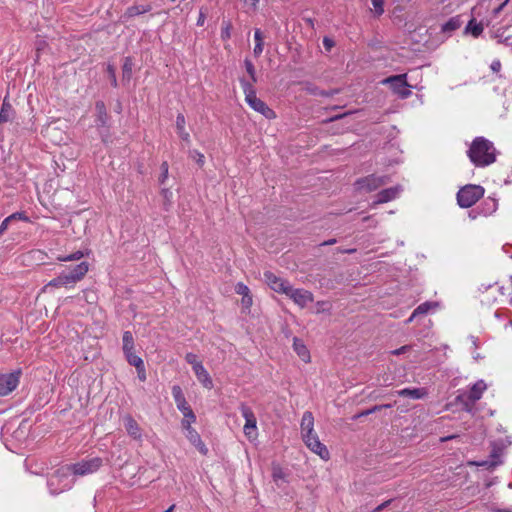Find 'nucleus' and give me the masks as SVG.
I'll return each instance as SVG.
<instances>
[{"instance_id":"1","label":"nucleus","mask_w":512,"mask_h":512,"mask_svg":"<svg viewBox=\"0 0 512 512\" xmlns=\"http://www.w3.org/2000/svg\"><path fill=\"white\" fill-rule=\"evenodd\" d=\"M468 157L475 166L485 167L495 162V148L491 141L476 137L469 150Z\"/></svg>"},{"instance_id":"2","label":"nucleus","mask_w":512,"mask_h":512,"mask_svg":"<svg viewBox=\"0 0 512 512\" xmlns=\"http://www.w3.org/2000/svg\"><path fill=\"white\" fill-rule=\"evenodd\" d=\"M89 271L88 262H81L69 271H63L57 277L50 280L45 286L44 290L48 288H73L77 282L81 281Z\"/></svg>"},{"instance_id":"3","label":"nucleus","mask_w":512,"mask_h":512,"mask_svg":"<svg viewBox=\"0 0 512 512\" xmlns=\"http://www.w3.org/2000/svg\"><path fill=\"white\" fill-rule=\"evenodd\" d=\"M240 83L245 94V100L247 104L252 109L265 116L267 119H274L276 117L275 112L271 108H269L264 101L257 97L256 91L252 83H249L244 79H241Z\"/></svg>"},{"instance_id":"4","label":"nucleus","mask_w":512,"mask_h":512,"mask_svg":"<svg viewBox=\"0 0 512 512\" xmlns=\"http://www.w3.org/2000/svg\"><path fill=\"white\" fill-rule=\"evenodd\" d=\"M101 465L102 460L98 457L83 460L75 464L60 467L59 475L70 476L71 474H73L75 476H85L96 472Z\"/></svg>"},{"instance_id":"5","label":"nucleus","mask_w":512,"mask_h":512,"mask_svg":"<svg viewBox=\"0 0 512 512\" xmlns=\"http://www.w3.org/2000/svg\"><path fill=\"white\" fill-rule=\"evenodd\" d=\"M512 277L507 279L502 285L498 283L490 285L484 293L482 302H499L504 301V298L508 300L510 306H512Z\"/></svg>"},{"instance_id":"6","label":"nucleus","mask_w":512,"mask_h":512,"mask_svg":"<svg viewBox=\"0 0 512 512\" xmlns=\"http://www.w3.org/2000/svg\"><path fill=\"white\" fill-rule=\"evenodd\" d=\"M484 193L485 189L482 186L467 184L458 191L457 203L461 208H470L484 196Z\"/></svg>"},{"instance_id":"7","label":"nucleus","mask_w":512,"mask_h":512,"mask_svg":"<svg viewBox=\"0 0 512 512\" xmlns=\"http://www.w3.org/2000/svg\"><path fill=\"white\" fill-rule=\"evenodd\" d=\"M487 385L483 380L474 383L470 389L457 396V400L464 405V409L471 412L478 400L482 398Z\"/></svg>"},{"instance_id":"8","label":"nucleus","mask_w":512,"mask_h":512,"mask_svg":"<svg viewBox=\"0 0 512 512\" xmlns=\"http://www.w3.org/2000/svg\"><path fill=\"white\" fill-rule=\"evenodd\" d=\"M172 396L174 398L178 410L181 411V413L183 414L182 422H186L187 426L189 425V423H195L196 416L192 408L186 401L180 386L175 385L172 387Z\"/></svg>"},{"instance_id":"9","label":"nucleus","mask_w":512,"mask_h":512,"mask_svg":"<svg viewBox=\"0 0 512 512\" xmlns=\"http://www.w3.org/2000/svg\"><path fill=\"white\" fill-rule=\"evenodd\" d=\"M382 83L388 84L391 90L402 99H406L411 95V91L409 90L410 85L407 82V74L387 77Z\"/></svg>"},{"instance_id":"10","label":"nucleus","mask_w":512,"mask_h":512,"mask_svg":"<svg viewBox=\"0 0 512 512\" xmlns=\"http://www.w3.org/2000/svg\"><path fill=\"white\" fill-rule=\"evenodd\" d=\"M302 439L307 448L318 455L322 460L327 461L330 459V453L327 447L320 442L319 437L315 431L303 434Z\"/></svg>"},{"instance_id":"11","label":"nucleus","mask_w":512,"mask_h":512,"mask_svg":"<svg viewBox=\"0 0 512 512\" xmlns=\"http://www.w3.org/2000/svg\"><path fill=\"white\" fill-rule=\"evenodd\" d=\"M388 176H378L375 174L362 177L355 182V186L360 191L372 192L388 183Z\"/></svg>"},{"instance_id":"12","label":"nucleus","mask_w":512,"mask_h":512,"mask_svg":"<svg viewBox=\"0 0 512 512\" xmlns=\"http://www.w3.org/2000/svg\"><path fill=\"white\" fill-rule=\"evenodd\" d=\"M240 411H241L242 416L245 419V425L243 428L245 436L249 440H255L258 436V433H257V420H256L254 412L252 411V409L249 406H247L245 404H241Z\"/></svg>"},{"instance_id":"13","label":"nucleus","mask_w":512,"mask_h":512,"mask_svg":"<svg viewBox=\"0 0 512 512\" xmlns=\"http://www.w3.org/2000/svg\"><path fill=\"white\" fill-rule=\"evenodd\" d=\"M21 370L0 375V396H6L14 391L20 382Z\"/></svg>"},{"instance_id":"14","label":"nucleus","mask_w":512,"mask_h":512,"mask_svg":"<svg viewBox=\"0 0 512 512\" xmlns=\"http://www.w3.org/2000/svg\"><path fill=\"white\" fill-rule=\"evenodd\" d=\"M60 468H58L49 478L48 487L52 494L58 495L72 487V483L68 481L69 476L59 475Z\"/></svg>"},{"instance_id":"15","label":"nucleus","mask_w":512,"mask_h":512,"mask_svg":"<svg viewBox=\"0 0 512 512\" xmlns=\"http://www.w3.org/2000/svg\"><path fill=\"white\" fill-rule=\"evenodd\" d=\"M286 296H288L300 308H305L314 300V296L310 291L301 288H293L292 286H290Z\"/></svg>"},{"instance_id":"16","label":"nucleus","mask_w":512,"mask_h":512,"mask_svg":"<svg viewBox=\"0 0 512 512\" xmlns=\"http://www.w3.org/2000/svg\"><path fill=\"white\" fill-rule=\"evenodd\" d=\"M263 275H264L266 284L273 291H275L276 293H279V294L286 295L287 291L289 290V288L291 286L287 280L277 276L276 274H274L271 271H265Z\"/></svg>"},{"instance_id":"17","label":"nucleus","mask_w":512,"mask_h":512,"mask_svg":"<svg viewBox=\"0 0 512 512\" xmlns=\"http://www.w3.org/2000/svg\"><path fill=\"white\" fill-rule=\"evenodd\" d=\"M192 424L193 423H189L187 426L186 422H181L182 428L186 431V437L189 442L195 446L201 454L206 455L208 453V448L201 440L199 433L192 427Z\"/></svg>"},{"instance_id":"18","label":"nucleus","mask_w":512,"mask_h":512,"mask_svg":"<svg viewBox=\"0 0 512 512\" xmlns=\"http://www.w3.org/2000/svg\"><path fill=\"white\" fill-rule=\"evenodd\" d=\"M124 427L127 431V434L134 440L138 442H142L143 435L142 429L137 423V421L131 416L126 415L124 417Z\"/></svg>"},{"instance_id":"19","label":"nucleus","mask_w":512,"mask_h":512,"mask_svg":"<svg viewBox=\"0 0 512 512\" xmlns=\"http://www.w3.org/2000/svg\"><path fill=\"white\" fill-rule=\"evenodd\" d=\"M400 191H401L400 186H395V187H390V188L384 189L377 194V196H376L377 199L373 204L378 205V204H383V203L392 201L399 195Z\"/></svg>"},{"instance_id":"20","label":"nucleus","mask_w":512,"mask_h":512,"mask_svg":"<svg viewBox=\"0 0 512 512\" xmlns=\"http://www.w3.org/2000/svg\"><path fill=\"white\" fill-rule=\"evenodd\" d=\"M496 207H497V204L494 200L484 201L481 204V206H479L477 208V210H479V211L472 210L469 212V214H468L469 218H471L472 220H475L477 218V215L488 216L496 210Z\"/></svg>"},{"instance_id":"21","label":"nucleus","mask_w":512,"mask_h":512,"mask_svg":"<svg viewBox=\"0 0 512 512\" xmlns=\"http://www.w3.org/2000/svg\"><path fill=\"white\" fill-rule=\"evenodd\" d=\"M293 349L295 353L298 355V357L304 362V363H310L311 362V356L310 352L307 348V346L304 344V342L295 337L293 339Z\"/></svg>"},{"instance_id":"22","label":"nucleus","mask_w":512,"mask_h":512,"mask_svg":"<svg viewBox=\"0 0 512 512\" xmlns=\"http://www.w3.org/2000/svg\"><path fill=\"white\" fill-rule=\"evenodd\" d=\"M193 372L196 375L198 381L203 385L204 388L209 389V390L213 388V381H212L208 371L203 366V364L194 367Z\"/></svg>"},{"instance_id":"23","label":"nucleus","mask_w":512,"mask_h":512,"mask_svg":"<svg viewBox=\"0 0 512 512\" xmlns=\"http://www.w3.org/2000/svg\"><path fill=\"white\" fill-rule=\"evenodd\" d=\"M151 9H152V6L150 4L133 5V6L128 7L125 10L122 17L127 20V19L133 18L135 16L147 13V12L151 11Z\"/></svg>"},{"instance_id":"24","label":"nucleus","mask_w":512,"mask_h":512,"mask_svg":"<svg viewBox=\"0 0 512 512\" xmlns=\"http://www.w3.org/2000/svg\"><path fill=\"white\" fill-rule=\"evenodd\" d=\"M500 456H501V451L495 448L492 450V452L490 454V457H491L490 461L470 462L469 464L474 465V466H482V467H486V468H494V467L498 466L499 464H501Z\"/></svg>"},{"instance_id":"25","label":"nucleus","mask_w":512,"mask_h":512,"mask_svg":"<svg viewBox=\"0 0 512 512\" xmlns=\"http://www.w3.org/2000/svg\"><path fill=\"white\" fill-rule=\"evenodd\" d=\"M96 110V124L98 126H105L108 121V114L106 110L105 103L103 101H97L95 103Z\"/></svg>"},{"instance_id":"26","label":"nucleus","mask_w":512,"mask_h":512,"mask_svg":"<svg viewBox=\"0 0 512 512\" xmlns=\"http://www.w3.org/2000/svg\"><path fill=\"white\" fill-rule=\"evenodd\" d=\"M186 119L185 116L182 113H179L176 117V129L178 136L184 141V142H190V134L186 131Z\"/></svg>"},{"instance_id":"27","label":"nucleus","mask_w":512,"mask_h":512,"mask_svg":"<svg viewBox=\"0 0 512 512\" xmlns=\"http://www.w3.org/2000/svg\"><path fill=\"white\" fill-rule=\"evenodd\" d=\"M397 395L401 397H410L412 399H421L427 395L424 388H404L397 391Z\"/></svg>"},{"instance_id":"28","label":"nucleus","mask_w":512,"mask_h":512,"mask_svg":"<svg viewBox=\"0 0 512 512\" xmlns=\"http://www.w3.org/2000/svg\"><path fill=\"white\" fill-rule=\"evenodd\" d=\"M301 435L305 433H311L314 431V416L312 412L306 411L303 413L302 419H301Z\"/></svg>"},{"instance_id":"29","label":"nucleus","mask_w":512,"mask_h":512,"mask_svg":"<svg viewBox=\"0 0 512 512\" xmlns=\"http://www.w3.org/2000/svg\"><path fill=\"white\" fill-rule=\"evenodd\" d=\"M484 30L482 22H477L475 18H472L464 29L465 34H471L474 38H478Z\"/></svg>"},{"instance_id":"30","label":"nucleus","mask_w":512,"mask_h":512,"mask_svg":"<svg viewBox=\"0 0 512 512\" xmlns=\"http://www.w3.org/2000/svg\"><path fill=\"white\" fill-rule=\"evenodd\" d=\"M494 38L500 44L512 46V34L508 33V27L498 28L494 33Z\"/></svg>"},{"instance_id":"31","label":"nucleus","mask_w":512,"mask_h":512,"mask_svg":"<svg viewBox=\"0 0 512 512\" xmlns=\"http://www.w3.org/2000/svg\"><path fill=\"white\" fill-rule=\"evenodd\" d=\"M462 25V21L459 15L451 17L446 23L442 25V32H453L459 29Z\"/></svg>"},{"instance_id":"32","label":"nucleus","mask_w":512,"mask_h":512,"mask_svg":"<svg viewBox=\"0 0 512 512\" xmlns=\"http://www.w3.org/2000/svg\"><path fill=\"white\" fill-rule=\"evenodd\" d=\"M13 114L12 105L5 98L0 109V123H6L11 119Z\"/></svg>"},{"instance_id":"33","label":"nucleus","mask_w":512,"mask_h":512,"mask_svg":"<svg viewBox=\"0 0 512 512\" xmlns=\"http://www.w3.org/2000/svg\"><path fill=\"white\" fill-rule=\"evenodd\" d=\"M437 304L436 303H432V302H424L422 304H420L414 311H413V316H419V315H424V314H427L433 307H436Z\"/></svg>"},{"instance_id":"34","label":"nucleus","mask_w":512,"mask_h":512,"mask_svg":"<svg viewBox=\"0 0 512 512\" xmlns=\"http://www.w3.org/2000/svg\"><path fill=\"white\" fill-rule=\"evenodd\" d=\"M160 194L163 198V206L165 210H169L172 204L173 193L169 188H162Z\"/></svg>"},{"instance_id":"35","label":"nucleus","mask_w":512,"mask_h":512,"mask_svg":"<svg viewBox=\"0 0 512 512\" xmlns=\"http://www.w3.org/2000/svg\"><path fill=\"white\" fill-rule=\"evenodd\" d=\"M123 350L134 349V337L130 331H125L122 337Z\"/></svg>"},{"instance_id":"36","label":"nucleus","mask_w":512,"mask_h":512,"mask_svg":"<svg viewBox=\"0 0 512 512\" xmlns=\"http://www.w3.org/2000/svg\"><path fill=\"white\" fill-rule=\"evenodd\" d=\"M84 255H85V253L79 250V251H76V252L66 255V256H58L57 260L60 262L76 261V260H80L81 258H83Z\"/></svg>"},{"instance_id":"37","label":"nucleus","mask_w":512,"mask_h":512,"mask_svg":"<svg viewBox=\"0 0 512 512\" xmlns=\"http://www.w3.org/2000/svg\"><path fill=\"white\" fill-rule=\"evenodd\" d=\"M232 24L230 21H223L221 28V39L228 40L231 38Z\"/></svg>"},{"instance_id":"38","label":"nucleus","mask_w":512,"mask_h":512,"mask_svg":"<svg viewBox=\"0 0 512 512\" xmlns=\"http://www.w3.org/2000/svg\"><path fill=\"white\" fill-rule=\"evenodd\" d=\"M244 64H245L246 71L251 78L250 83H252V85H253L254 83L257 82L255 67L249 59H245Z\"/></svg>"},{"instance_id":"39","label":"nucleus","mask_w":512,"mask_h":512,"mask_svg":"<svg viewBox=\"0 0 512 512\" xmlns=\"http://www.w3.org/2000/svg\"><path fill=\"white\" fill-rule=\"evenodd\" d=\"M160 169H161V174L158 178V181L161 185H163L166 182V180L168 179V173H169L168 162L167 161L162 162Z\"/></svg>"},{"instance_id":"40","label":"nucleus","mask_w":512,"mask_h":512,"mask_svg":"<svg viewBox=\"0 0 512 512\" xmlns=\"http://www.w3.org/2000/svg\"><path fill=\"white\" fill-rule=\"evenodd\" d=\"M374 7V14L380 17L384 13V0H371Z\"/></svg>"},{"instance_id":"41","label":"nucleus","mask_w":512,"mask_h":512,"mask_svg":"<svg viewBox=\"0 0 512 512\" xmlns=\"http://www.w3.org/2000/svg\"><path fill=\"white\" fill-rule=\"evenodd\" d=\"M284 476H285L284 472H283L282 468L280 467V465L273 463V465H272L273 480L276 482L279 479H284Z\"/></svg>"},{"instance_id":"42","label":"nucleus","mask_w":512,"mask_h":512,"mask_svg":"<svg viewBox=\"0 0 512 512\" xmlns=\"http://www.w3.org/2000/svg\"><path fill=\"white\" fill-rule=\"evenodd\" d=\"M185 360L187 363H189L192 366L193 370H194V367H196L198 365H202V362L198 360L197 355L194 353H191V352H189L185 355Z\"/></svg>"},{"instance_id":"43","label":"nucleus","mask_w":512,"mask_h":512,"mask_svg":"<svg viewBox=\"0 0 512 512\" xmlns=\"http://www.w3.org/2000/svg\"><path fill=\"white\" fill-rule=\"evenodd\" d=\"M8 220L14 221V220H20L24 222H30L29 217L26 215L25 212H15L8 216Z\"/></svg>"},{"instance_id":"44","label":"nucleus","mask_w":512,"mask_h":512,"mask_svg":"<svg viewBox=\"0 0 512 512\" xmlns=\"http://www.w3.org/2000/svg\"><path fill=\"white\" fill-rule=\"evenodd\" d=\"M235 292L239 295L247 296L248 294H250V289L244 283L239 282L235 286Z\"/></svg>"},{"instance_id":"45","label":"nucleus","mask_w":512,"mask_h":512,"mask_svg":"<svg viewBox=\"0 0 512 512\" xmlns=\"http://www.w3.org/2000/svg\"><path fill=\"white\" fill-rule=\"evenodd\" d=\"M127 362L131 366H134L135 368H139L144 365V361L142 360V358L137 356L136 354L133 356H130L129 359L127 360Z\"/></svg>"},{"instance_id":"46","label":"nucleus","mask_w":512,"mask_h":512,"mask_svg":"<svg viewBox=\"0 0 512 512\" xmlns=\"http://www.w3.org/2000/svg\"><path fill=\"white\" fill-rule=\"evenodd\" d=\"M132 73V62L130 58H125V62L123 64V76L130 78Z\"/></svg>"},{"instance_id":"47","label":"nucleus","mask_w":512,"mask_h":512,"mask_svg":"<svg viewBox=\"0 0 512 512\" xmlns=\"http://www.w3.org/2000/svg\"><path fill=\"white\" fill-rule=\"evenodd\" d=\"M388 407H391V405L387 404V405H381V406H374L371 409H368V410H365V411L361 412L359 415L356 416V418H359V417H362V416H367L369 414H372V413H374L376 411L381 410L382 408H388Z\"/></svg>"},{"instance_id":"48","label":"nucleus","mask_w":512,"mask_h":512,"mask_svg":"<svg viewBox=\"0 0 512 512\" xmlns=\"http://www.w3.org/2000/svg\"><path fill=\"white\" fill-rule=\"evenodd\" d=\"M107 72H108L110 80H111V85L113 87H117L118 84H117V79H116V73H115L114 66L108 65L107 66Z\"/></svg>"},{"instance_id":"49","label":"nucleus","mask_w":512,"mask_h":512,"mask_svg":"<svg viewBox=\"0 0 512 512\" xmlns=\"http://www.w3.org/2000/svg\"><path fill=\"white\" fill-rule=\"evenodd\" d=\"M136 370H137L138 379L142 382L146 381L147 375H146L145 365H143L139 368H136Z\"/></svg>"},{"instance_id":"50","label":"nucleus","mask_w":512,"mask_h":512,"mask_svg":"<svg viewBox=\"0 0 512 512\" xmlns=\"http://www.w3.org/2000/svg\"><path fill=\"white\" fill-rule=\"evenodd\" d=\"M241 302H242V305L245 308L249 309L252 306V304H253V300H252L251 294H248L247 296H242V301Z\"/></svg>"},{"instance_id":"51","label":"nucleus","mask_w":512,"mask_h":512,"mask_svg":"<svg viewBox=\"0 0 512 512\" xmlns=\"http://www.w3.org/2000/svg\"><path fill=\"white\" fill-rule=\"evenodd\" d=\"M490 68L493 72L498 73L502 68V64H501L500 60L499 59L493 60L490 65Z\"/></svg>"},{"instance_id":"52","label":"nucleus","mask_w":512,"mask_h":512,"mask_svg":"<svg viewBox=\"0 0 512 512\" xmlns=\"http://www.w3.org/2000/svg\"><path fill=\"white\" fill-rule=\"evenodd\" d=\"M205 20H206V11L203 8H201L199 11L198 19H197V25L203 26L205 23Z\"/></svg>"},{"instance_id":"53","label":"nucleus","mask_w":512,"mask_h":512,"mask_svg":"<svg viewBox=\"0 0 512 512\" xmlns=\"http://www.w3.org/2000/svg\"><path fill=\"white\" fill-rule=\"evenodd\" d=\"M194 154H195V157H196V162L197 164L202 167L205 163V157L204 155L199 152V151H194Z\"/></svg>"},{"instance_id":"54","label":"nucleus","mask_w":512,"mask_h":512,"mask_svg":"<svg viewBox=\"0 0 512 512\" xmlns=\"http://www.w3.org/2000/svg\"><path fill=\"white\" fill-rule=\"evenodd\" d=\"M264 43H255L253 53L255 57H259L263 52Z\"/></svg>"},{"instance_id":"55","label":"nucleus","mask_w":512,"mask_h":512,"mask_svg":"<svg viewBox=\"0 0 512 512\" xmlns=\"http://www.w3.org/2000/svg\"><path fill=\"white\" fill-rule=\"evenodd\" d=\"M317 307H318L317 312L320 313V312L325 311L326 309H329L330 305L325 301H319V302H317Z\"/></svg>"},{"instance_id":"56","label":"nucleus","mask_w":512,"mask_h":512,"mask_svg":"<svg viewBox=\"0 0 512 512\" xmlns=\"http://www.w3.org/2000/svg\"><path fill=\"white\" fill-rule=\"evenodd\" d=\"M11 223V220H8V217H6L1 225H0V235H2L7 229H8V226L9 224Z\"/></svg>"},{"instance_id":"57","label":"nucleus","mask_w":512,"mask_h":512,"mask_svg":"<svg viewBox=\"0 0 512 512\" xmlns=\"http://www.w3.org/2000/svg\"><path fill=\"white\" fill-rule=\"evenodd\" d=\"M254 40H255V43H263V36H262V32L260 29H255Z\"/></svg>"},{"instance_id":"58","label":"nucleus","mask_w":512,"mask_h":512,"mask_svg":"<svg viewBox=\"0 0 512 512\" xmlns=\"http://www.w3.org/2000/svg\"><path fill=\"white\" fill-rule=\"evenodd\" d=\"M409 349H410V346H408V345H404V346H401L400 348H398V349H396V350L392 351V354H394V355H400V354H403V353H405V352L409 351Z\"/></svg>"},{"instance_id":"59","label":"nucleus","mask_w":512,"mask_h":512,"mask_svg":"<svg viewBox=\"0 0 512 512\" xmlns=\"http://www.w3.org/2000/svg\"><path fill=\"white\" fill-rule=\"evenodd\" d=\"M510 0H505L503 3H501L497 8H495L493 10V15L494 16H497L503 9L504 7L508 4Z\"/></svg>"},{"instance_id":"60","label":"nucleus","mask_w":512,"mask_h":512,"mask_svg":"<svg viewBox=\"0 0 512 512\" xmlns=\"http://www.w3.org/2000/svg\"><path fill=\"white\" fill-rule=\"evenodd\" d=\"M391 500H387L385 502H383L382 504H380L379 506H377L373 512H380L382 511L385 507H387L389 504H390Z\"/></svg>"},{"instance_id":"61","label":"nucleus","mask_w":512,"mask_h":512,"mask_svg":"<svg viewBox=\"0 0 512 512\" xmlns=\"http://www.w3.org/2000/svg\"><path fill=\"white\" fill-rule=\"evenodd\" d=\"M123 353L125 355L126 360H128L130 356L135 355V348L129 349V350H123Z\"/></svg>"},{"instance_id":"62","label":"nucleus","mask_w":512,"mask_h":512,"mask_svg":"<svg viewBox=\"0 0 512 512\" xmlns=\"http://www.w3.org/2000/svg\"><path fill=\"white\" fill-rule=\"evenodd\" d=\"M323 44L325 48L330 49L333 46V41L328 38H324Z\"/></svg>"},{"instance_id":"63","label":"nucleus","mask_w":512,"mask_h":512,"mask_svg":"<svg viewBox=\"0 0 512 512\" xmlns=\"http://www.w3.org/2000/svg\"><path fill=\"white\" fill-rule=\"evenodd\" d=\"M320 96H325V97H329V96H332L334 94L333 91L331 92H328V91H321L318 93Z\"/></svg>"},{"instance_id":"64","label":"nucleus","mask_w":512,"mask_h":512,"mask_svg":"<svg viewBox=\"0 0 512 512\" xmlns=\"http://www.w3.org/2000/svg\"><path fill=\"white\" fill-rule=\"evenodd\" d=\"M492 512H512L511 509H493Z\"/></svg>"}]
</instances>
